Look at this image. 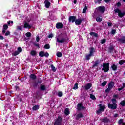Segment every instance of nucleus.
<instances>
[{"label": "nucleus", "instance_id": "obj_18", "mask_svg": "<svg viewBox=\"0 0 125 125\" xmlns=\"http://www.w3.org/2000/svg\"><path fill=\"white\" fill-rule=\"evenodd\" d=\"M102 122L104 124L108 123L110 122V119H108V117H105L102 119Z\"/></svg>", "mask_w": 125, "mask_h": 125}, {"label": "nucleus", "instance_id": "obj_48", "mask_svg": "<svg viewBox=\"0 0 125 125\" xmlns=\"http://www.w3.org/2000/svg\"><path fill=\"white\" fill-rule=\"evenodd\" d=\"M18 51L20 53V52H22V51H23V50L22 49V48L19 47L18 48Z\"/></svg>", "mask_w": 125, "mask_h": 125}, {"label": "nucleus", "instance_id": "obj_10", "mask_svg": "<svg viewBox=\"0 0 125 125\" xmlns=\"http://www.w3.org/2000/svg\"><path fill=\"white\" fill-rule=\"evenodd\" d=\"M105 110V105L102 106V104H99V109L97 111V114H100L101 112Z\"/></svg>", "mask_w": 125, "mask_h": 125}, {"label": "nucleus", "instance_id": "obj_40", "mask_svg": "<svg viewBox=\"0 0 125 125\" xmlns=\"http://www.w3.org/2000/svg\"><path fill=\"white\" fill-rule=\"evenodd\" d=\"M111 89H111V88H110L109 87H108V88L105 89L106 93H109V92H110V91H111Z\"/></svg>", "mask_w": 125, "mask_h": 125}, {"label": "nucleus", "instance_id": "obj_61", "mask_svg": "<svg viewBox=\"0 0 125 125\" xmlns=\"http://www.w3.org/2000/svg\"><path fill=\"white\" fill-rule=\"evenodd\" d=\"M105 2H106V3H108V2H110V1L111 0H104Z\"/></svg>", "mask_w": 125, "mask_h": 125}, {"label": "nucleus", "instance_id": "obj_41", "mask_svg": "<svg viewBox=\"0 0 125 125\" xmlns=\"http://www.w3.org/2000/svg\"><path fill=\"white\" fill-rule=\"evenodd\" d=\"M78 85H79V83H76L74 85V86L73 87V89H78V88H79Z\"/></svg>", "mask_w": 125, "mask_h": 125}, {"label": "nucleus", "instance_id": "obj_3", "mask_svg": "<svg viewBox=\"0 0 125 125\" xmlns=\"http://www.w3.org/2000/svg\"><path fill=\"white\" fill-rule=\"evenodd\" d=\"M102 71H104V73H107L109 72V70H110V63H104L102 65Z\"/></svg>", "mask_w": 125, "mask_h": 125}, {"label": "nucleus", "instance_id": "obj_24", "mask_svg": "<svg viewBox=\"0 0 125 125\" xmlns=\"http://www.w3.org/2000/svg\"><path fill=\"white\" fill-rule=\"evenodd\" d=\"M89 35L90 36H93V37H95V38H97L98 37V34L94 32H91L89 33Z\"/></svg>", "mask_w": 125, "mask_h": 125}, {"label": "nucleus", "instance_id": "obj_56", "mask_svg": "<svg viewBox=\"0 0 125 125\" xmlns=\"http://www.w3.org/2000/svg\"><path fill=\"white\" fill-rule=\"evenodd\" d=\"M53 37V34H50L48 36V38H49V39H50V38H52Z\"/></svg>", "mask_w": 125, "mask_h": 125}, {"label": "nucleus", "instance_id": "obj_54", "mask_svg": "<svg viewBox=\"0 0 125 125\" xmlns=\"http://www.w3.org/2000/svg\"><path fill=\"white\" fill-rule=\"evenodd\" d=\"M116 5H117V7H121V5H122V3H121V2H118L116 4Z\"/></svg>", "mask_w": 125, "mask_h": 125}, {"label": "nucleus", "instance_id": "obj_38", "mask_svg": "<svg viewBox=\"0 0 125 125\" xmlns=\"http://www.w3.org/2000/svg\"><path fill=\"white\" fill-rule=\"evenodd\" d=\"M19 52L18 51H16L14 52V53L12 54L13 56H17V55H18L19 54Z\"/></svg>", "mask_w": 125, "mask_h": 125}, {"label": "nucleus", "instance_id": "obj_2", "mask_svg": "<svg viewBox=\"0 0 125 125\" xmlns=\"http://www.w3.org/2000/svg\"><path fill=\"white\" fill-rule=\"evenodd\" d=\"M62 36L63 37V38H61V40H59V38H57L56 42L59 43H65L66 42H67V37L68 36V34L66 32L62 34Z\"/></svg>", "mask_w": 125, "mask_h": 125}, {"label": "nucleus", "instance_id": "obj_29", "mask_svg": "<svg viewBox=\"0 0 125 125\" xmlns=\"http://www.w3.org/2000/svg\"><path fill=\"white\" fill-rule=\"evenodd\" d=\"M30 54L32 56H36V55H37V51L35 50H32L30 52Z\"/></svg>", "mask_w": 125, "mask_h": 125}, {"label": "nucleus", "instance_id": "obj_5", "mask_svg": "<svg viewBox=\"0 0 125 125\" xmlns=\"http://www.w3.org/2000/svg\"><path fill=\"white\" fill-rule=\"evenodd\" d=\"M114 12L115 13L118 14V16L120 18H123V17L125 15V11L122 12V11H121L119 8L114 9Z\"/></svg>", "mask_w": 125, "mask_h": 125}, {"label": "nucleus", "instance_id": "obj_8", "mask_svg": "<svg viewBox=\"0 0 125 125\" xmlns=\"http://www.w3.org/2000/svg\"><path fill=\"white\" fill-rule=\"evenodd\" d=\"M83 21H84V18L82 17L81 18V19H78L75 20V25H76V26H80V25H81V24H82V23H83Z\"/></svg>", "mask_w": 125, "mask_h": 125}, {"label": "nucleus", "instance_id": "obj_62", "mask_svg": "<svg viewBox=\"0 0 125 125\" xmlns=\"http://www.w3.org/2000/svg\"><path fill=\"white\" fill-rule=\"evenodd\" d=\"M15 88H16V90H17V89H19V86H15Z\"/></svg>", "mask_w": 125, "mask_h": 125}, {"label": "nucleus", "instance_id": "obj_26", "mask_svg": "<svg viewBox=\"0 0 125 125\" xmlns=\"http://www.w3.org/2000/svg\"><path fill=\"white\" fill-rule=\"evenodd\" d=\"M111 68L113 71H117V70H118V66L116 64H113L111 65Z\"/></svg>", "mask_w": 125, "mask_h": 125}, {"label": "nucleus", "instance_id": "obj_21", "mask_svg": "<svg viewBox=\"0 0 125 125\" xmlns=\"http://www.w3.org/2000/svg\"><path fill=\"white\" fill-rule=\"evenodd\" d=\"M99 64H100V61L99 60H97L95 61V63L93 65V68L97 67Z\"/></svg>", "mask_w": 125, "mask_h": 125}, {"label": "nucleus", "instance_id": "obj_37", "mask_svg": "<svg viewBox=\"0 0 125 125\" xmlns=\"http://www.w3.org/2000/svg\"><path fill=\"white\" fill-rule=\"evenodd\" d=\"M56 55H57V57H62V53H61L60 52H57Z\"/></svg>", "mask_w": 125, "mask_h": 125}, {"label": "nucleus", "instance_id": "obj_11", "mask_svg": "<svg viewBox=\"0 0 125 125\" xmlns=\"http://www.w3.org/2000/svg\"><path fill=\"white\" fill-rule=\"evenodd\" d=\"M77 19V16H70L69 17L68 21L69 23H75L76 20Z\"/></svg>", "mask_w": 125, "mask_h": 125}, {"label": "nucleus", "instance_id": "obj_43", "mask_svg": "<svg viewBox=\"0 0 125 125\" xmlns=\"http://www.w3.org/2000/svg\"><path fill=\"white\" fill-rule=\"evenodd\" d=\"M57 95H58V96H59V97H62V95H63V93H62V92L60 91L58 93Z\"/></svg>", "mask_w": 125, "mask_h": 125}, {"label": "nucleus", "instance_id": "obj_16", "mask_svg": "<svg viewBox=\"0 0 125 125\" xmlns=\"http://www.w3.org/2000/svg\"><path fill=\"white\" fill-rule=\"evenodd\" d=\"M44 3L45 4V7H46V8H49L51 4V3L49 2V1H48V0H45Z\"/></svg>", "mask_w": 125, "mask_h": 125}, {"label": "nucleus", "instance_id": "obj_4", "mask_svg": "<svg viewBox=\"0 0 125 125\" xmlns=\"http://www.w3.org/2000/svg\"><path fill=\"white\" fill-rule=\"evenodd\" d=\"M95 52V50H94V48L93 47H91L90 49L89 53L88 55H86L85 56L86 60H89L90 59V57L93 55V53Z\"/></svg>", "mask_w": 125, "mask_h": 125}, {"label": "nucleus", "instance_id": "obj_17", "mask_svg": "<svg viewBox=\"0 0 125 125\" xmlns=\"http://www.w3.org/2000/svg\"><path fill=\"white\" fill-rule=\"evenodd\" d=\"M7 29H8V25H7V24H4L2 31V34H3V35H4V34H5V32H6V30H7Z\"/></svg>", "mask_w": 125, "mask_h": 125}, {"label": "nucleus", "instance_id": "obj_15", "mask_svg": "<svg viewBox=\"0 0 125 125\" xmlns=\"http://www.w3.org/2000/svg\"><path fill=\"white\" fill-rule=\"evenodd\" d=\"M91 87H92V84H91V83H87L84 86L85 90H88V89H90Z\"/></svg>", "mask_w": 125, "mask_h": 125}, {"label": "nucleus", "instance_id": "obj_44", "mask_svg": "<svg viewBox=\"0 0 125 125\" xmlns=\"http://www.w3.org/2000/svg\"><path fill=\"white\" fill-rule=\"evenodd\" d=\"M16 29L17 31H22V26H17Z\"/></svg>", "mask_w": 125, "mask_h": 125}, {"label": "nucleus", "instance_id": "obj_1", "mask_svg": "<svg viewBox=\"0 0 125 125\" xmlns=\"http://www.w3.org/2000/svg\"><path fill=\"white\" fill-rule=\"evenodd\" d=\"M112 104L108 103V107L109 109H111V110H116L117 107H118V104H117V100L113 98L111 100Z\"/></svg>", "mask_w": 125, "mask_h": 125}, {"label": "nucleus", "instance_id": "obj_60", "mask_svg": "<svg viewBox=\"0 0 125 125\" xmlns=\"http://www.w3.org/2000/svg\"><path fill=\"white\" fill-rule=\"evenodd\" d=\"M0 40H4V37L1 35H0Z\"/></svg>", "mask_w": 125, "mask_h": 125}, {"label": "nucleus", "instance_id": "obj_59", "mask_svg": "<svg viewBox=\"0 0 125 125\" xmlns=\"http://www.w3.org/2000/svg\"><path fill=\"white\" fill-rule=\"evenodd\" d=\"M34 45H35V46H36L37 47H40V44L35 43Z\"/></svg>", "mask_w": 125, "mask_h": 125}, {"label": "nucleus", "instance_id": "obj_52", "mask_svg": "<svg viewBox=\"0 0 125 125\" xmlns=\"http://www.w3.org/2000/svg\"><path fill=\"white\" fill-rule=\"evenodd\" d=\"M44 56L48 57L49 56V54L48 52H46L45 53H44Z\"/></svg>", "mask_w": 125, "mask_h": 125}, {"label": "nucleus", "instance_id": "obj_53", "mask_svg": "<svg viewBox=\"0 0 125 125\" xmlns=\"http://www.w3.org/2000/svg\"><path fill=\"white\" fill-rule=\"evenodd\" d=\"M36 41L37 42H40V36H37L36 37Z\"/></svg>", "mask_w": 125, "mask_h": 125}, {"label": "nucleus", "instance_id": "obj_42", "mask_svg": "<svg viewBox=\"0 0 125 125\" xmlns=\"http://www.w3.org/2000/svg\"><path fill=\"white\" fill-rule=\"evenodd\" d=\"M25 36L27 37V38H30L31 36H32V34H31V32H27Z\"/></svg>", "mask_w": 125, "mask_h": 125}, {"label": "nucleus", "instance_id": "obj_33", "mask_svg": "<svg viewBox=\"0 0 125 125\" xmlns=\"http://www.w3.org/2000/svg\"><path fill=\"white\" fill-rule=\"evenodd\" d=\"M120 104L122 107H125V100L121 101Z\"/></svg>", "mask_w": 125, "mask_h": 125}, {"label": "nucleus", "instance_id": "obj_46", "mask_svg": "<svg viewBox=\"0 0 125 125\" xmlns=\"http://www.w3.org/2000/svg\"><path fill=\"white\" fill-rule=\"evenodd\" d=\"M107 84V81H104L102 83V86H105Z\"/></svg>", "mask_w": 125, "mask_h": 125}, {"label": "nucleus", "instance_id": "obj_19", "mask_svg": "<svg viewBox=\"0 0 125 125\" xmlns=\"http://www.w3.org/2000/svg\"><path fill=\"white\" fill-rule=\"evenodd\" d=\"M29 78L31 79V80L35 81V80H37V75H36L35 74H31L30 75Z\"/></svg>", "mask_w": 125, "mask_h": 125}, {"label": "nucleus", "instance_id": "obj_7", "mask_svg": "<svg viewBox=\"0 0 125 125\" xmlns=\"http://www.w3.org/2000/svg\"><path fill=\"white\" fill-rule=\"evenodd\" d=\"M76 109H77V111H82V110H85L86 108L84 106H83V104L81 102V103H79L77 104Z\"/></svg>", "mask_w": 125, "mask_h": 125}, {"label": "nucleus", "instance_id": "obj_9", "mask_svg": "<svg viewBox=\"0 0 125 125\" xmlns=\"http://www.w3.org/2000/svg\"><path fill=\"white\" fill-rule=\"evenodd\" d=\"M61 123H62V117L59 116L57 119L55 121L54 125H61Z\"/></svg>", "mask_w": 125, "mask_h": 125}, {"label": "nucleus", "instance_id": "obj_64", "mask_svg": "<svg viewBox=\"0 0 125 125\" xmlns=\"http://www.w3.org/2000/svg\"><path fill=\"white\" fill-rule=\"evenodd\" d=\"M123 88H125V83H123V87H122Z\"/></svg>", "mask_w": 125, "mask_h": 125}, {"label": "nucleus", "instance_id": "obj_6", "mask_svg": "<svg viewBox=\"0 0 125 125\" xmlns=\"http://www.w3.org/2000/svg\"><path fill=\"white\" fill-rule=\"evenodd\" d=\"M107 52L108 53H117V50L115 49V46L110 45L108 47Z\"/></svg>", "mask_w": 125, "mask_h": 125}, {"label": "nucleus", "instance_id": "obj_30", "mask_svg": "<svg viewBox=\"0 0 125 125\" xmlns=\"http://www.w3.org/2000/svg\"><path fill=\"white\" fill-rule=\"evenodd\" d=\"M125 60H121L119 61L118 64L119 65H124V64H125Z\"/></svg>", "mask_w": 125, "mask_h": 125}, {"label": "nucleus", "instance_id": "obj_35", "mask_svg": "<svg viewBox=\"0 0 125 125\" xmlns=\"http://www.w3.org/2000/svg\"><path fill=\"white\" fill-rule=\"evenodd\" d=\"M39 56L41 57H43L44 56V52L41 51L39 52Z\"/></svg>", "mask_w": 125, "mask_h": 125}, {"label": "nucleus", "instance_id": "obj_49", "mask_svg": "<svg viewBox=\"0 0 125 125\" xmlns=\"http://www.w3.org/2000/svg\"><path fill=\"white\" fill-rule=\"evenodd\" d=\"M105 42H106V39H103L101 40V43L102 44H104V43H105Z\"/></svg>", "mask_w": 125, "mask_h": 125}, {"label": "nucleus", "instance_id": "obj_51", "mask_svg": "<svg viewBox=\"0 0 125 125\" xmlns=\"http://www.w3.org/2000/svg\"><path fill=\"white\" fill-rule=\"evenodd\" d=\"M9 35H10V32L9 31H7L5 34V36H9Z\"/></svg>", "mask_w": 125, "mask_h": 125}, {"label": "nucleus", "instance_id": "obj_39", "mask_svg": "<svg viewBox=\"0 0 125 125\" xmlns=\"http://www.w3.org/2000/svg\"><path fill=\"white\" fill-rule=\"evenodd\" d=\"M38 84H39V83H37V82H34L33 83V87H34V88H36V87H38Z\"/></svg>", "mask_w": 125, "mask_h": 125}, {"label": "nucleus", "instance_id": "obj_22", "mask_svg": "<svg viewBox=\"0 0 125 125\" xmlns=\"http://www.w3.org/2000/svg\"><path fill=\"white\" fill-rule=\"evenodd\" d=\"M114 85H115V83L113 81H111L108 84V87L112 89V88L114 87Z\"/></svg>", "mask_w": 125, "mask_h": 125}, {"label": "nucleus", "instance_id": "obj_31", "mask_svg": "<svg viewBox=\"0 0 125 125\" xmlns=\"http://www.w3.org/2000/svg\"><path fill=\"white\" fill-rule=\"evenodd\" d=\"M96 21H97V22H98V23H100L102 21V18L99 17H97L96 18Z\"/></svg>", "mask_w": 125, "mask_h": 125}, {"label": "nucleus", "instance_id": "obj_20", "mask_svg": "<svg viewBox=\"0 0 125 125\" xmlns=\"http://www.w3.org/2000/svg\"><path fill=\"white\" fill-rule=\"evenodd\" d=\"M82 118H83V115L82 112L79 113L76 116V120H80Z\"/></svg>", "mask_w": 125, "mask_h": 125}, {"label": "nucleus", "instance_id": "obj_13", "mask_svg": "<svg viewBox=\"0 0 125 125\" xmlns=\"http://www.w3.org/2000/svg\"><path fill=\"white\" fill-rule=\"evenodd\" d=\"M57 29H63L64 28V24L61 22H58L56 25Z\"/></svg>", "mask_w": 125, "mask_h": 125}, {"label": "nucleus", "instance_id": "obj_12", "mask_svg": "<svg viewBox=\"0 0 125 125\" xmlns=\"http://www.w3.org/2000/svg\"><path fill=\"white\" fill-rule=\"evenodd\" d=\"M97 11H100V12H102V13L105 12V10H106V8L104 6H100L96 8Z\"/></svg>", "mask_w": 125, "mask_h": 125}, {"label": "nucleus", "instance_id": "obj_34", "mask_svg": "<svg viewBox=\"0 0 125 125\" xmlns=\"http://www.w3.org/2000/svg\"><path fill=\"white\" fill-rule=\"evenodd\" d=\"M50 67H51V70H52V71H53V72H56V68H55V67L54 65H53V64H51Z\"/></svg>", "mask_w": 125, "mask_h": 125}, {"label": "nucleus", "instance_id": "obj_45", "mask_svg": "<svg viewBox=\"0 0 125 125\" xmlns=\"http://www.w3.org/2000/svg\"><path fill=\"white\" fill-rule=\"evenodd\" d=\"M86 10H87V6H85L84 9H83V13H85V12H86Z\"/></svg>", "mask_w": 125, "mask_h": 125}, {"label": "nucleus", "instance_id": "obj_58", "mask_svg": "<svg viewBox=\"0 0 125 125\" xmlns=\"http://www.w3.org/2000/svg\"><path fill=\"white\" fill-rule=\"evenodd\" d=\"M118 116H119V114H118V113H115V114L114 115L113 117H114V118H118Z\"/></svg>", "mask_w": 125, "mask_h": 125}, {"label": "nucleus", "instance_id": "obj_47", "mask_svg": "<svg viewBox=\"0 0 125 125\" xmlns=\"http://www.w3.org/2000/svg\"><path fill=\"white\" fill-rule=\"evenodd\" d=\"M124 120H123V119H121L119 120L118 121V124L119 125H121V124H123L124 123Z\"/></svg>", "mask_w": 125, "mask_h": 125}, {"label": "nucleus", "instance_id": "obj_63", "mask_svg": "<svg viewBox=\"0 0 125 125\" xmlns=\"http://www.w3.org/2000/svg\"><path fill=\"white\" fill-rule=\"evenodd\" d=\"M123 89H124L123 87L122 88H118V91H121V90H122Z\"/></svg>", "mask_w": 125, "mask_h": 125}, {"label": "nucleus", "instance_id": "obj_27", "mask_svg": "<svg viewBox=\"0 0 125 125\" xmlns=\"http://www.w3.org/2000/svg\"><path fill=\"white\" fill-rule=\"evenodd\" d=\"M64 114L66 115V116H68V115H70V110L69 108H65L64 110Z\"/></svg>", "mask_w": 125, "mask_h": 125}, {"label": "nucleus", "instance_id": "obj_36", "mask_svg": "<svg viewBox=\"0 0 125 125\" xmlns=\"http://www.w3.org/2000/svg\"><path fill=\"white\" fill-rule=\"evenodd\" d=\"M44 48H45V49H49V48H50L49 44H46L44 46Z\"/></svg>", "mask_w": 125, "mask_h": 125}, {"label": "nucleus", "instance_id": "obj_25", "mask_svg": "<svg viewBox=\"0 0 125 125\" xmlns=\"http://www.w3.org/2000/svg\"><path fill=\"white\" fill-rule=\"evenodd\" d=\"M24 28H25V29H31L32 28V26L31 25H29V23L27 22L24 23Z\"/></svg>", "mask_w": 125, "mask_h": 125}, {"label": "nucleus", "instance_id": "obj_57", "mask_svg": "<svg viewBox=\"0 0 125 125\" xmlns=\"http://www.w3.org/2000/svg\"><path fill=\"white\" fill-rule=\"evenodd\" d=\"M114 98H118L119 97V95L118 94L113 95Z\"/></svg>", "mask_w": 125, "mask_h": 125}, {"label": "nucleus", "instance_id": "obj_23", "mask_svg": "<svg viewBox=\"0 0 125 125\" xmlns=\"http://www.w3.org/2000/svg\"><path fill=\"white\" fill-rule=\"evenodd\" d=\"M40 109V105H35L32 107L33 111H38Z\"/></svg>", "mask_w": 125, "mask_h": 125}, {"label": "nucleus", "instance_id": "obj_32", "mask_svg": "<svg viewBox=\"0 0 125 125\" xmlns=\"http://www.w3.org/2000/svg\"><path fill=\"white\" fill-rule=\"evenodd\" d=\"M90 98L91 99H92V100H96V98L95 97V96L92 94H90Z\"/></svg>", "mask_w": 125, "mask_h": 125}, {"label": "nucleus", "instance_id": "obj_14", "mask_svg": "<svg viewBox=\"0 0 125 125\" xmlns=\"http://www.w3.org/2000/svg\"><path fill=\"white\" fill-rule=\"evenodd\" d=\"M118 42H119L120 43L124 44L125 43V36H123L121 38H119L117 39Z\"/></svg>", "mask_w": 125, "mask_h": 125}, {"label": "nucleus", "instance_id": "obj_28", "mask_svg": "<svg viewBox=\"0 0 125 125\" xmlns=\"http://www.w3.org/2000/svg\"><path fill=\"white\" fill-rule=\"evenodd\" d=\"M46 89V87H45V85H40V90L42 91H44Z\"/></svg>", "mask_w": 125, "mask_h": 125}, {"label": "nucleus", "instance_id": "obj_55", "mask_svg": "<svg viewBox=\"0 0 125 125\" xmlns=\"http://www.w3.org/2000/svg\"><path fill=\"white\" fill-rule=\"evenodd\" d=\"M107 25L108 27H112V26H113V23L111 22H107Z\"/></svg>", "mask_w": 125, "mask_h": 125}, {"label": "nucleus", "instance_id": "obj_50", "mask_svg": "<svg viewBox=\"0 0 125 125\" xmlns=\"http://www.w3.org/2000/svg\"><path fill=\"white\" fill-rule=\"evenodd\" d=\"M111 34V35H115V34H116V30L112 29Z\"/></svg>", "mask_w": 125, "mask_h": 125}]
</instances>
